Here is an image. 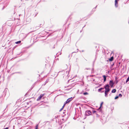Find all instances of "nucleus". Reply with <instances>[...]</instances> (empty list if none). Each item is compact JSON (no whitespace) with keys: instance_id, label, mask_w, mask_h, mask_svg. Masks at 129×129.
Listing matches in <instances>:
<instances>
[{"instance_id":"obj_5","label":"nucleus","mask_w":129,"mask_h":129,"mask_svg":"<svg viewBox=\"0 0 129 129\" xmlns=\"http://www.w3.org/2000/svg\"><path fill=\"white\" fill-rule=\"evenodd\" d=\"M44 94H41L38 97L37 100L38 101H39L44 96Z\"/></svg>"},{"instance_id":"obj_16","label":"nucleus","mask_w":129,"mask_h":129,"mask_svg":"<svg viewBox=\"0 0 129 129\" xmlns=\"http://www.w3.org/2000/svg\"><path fill=\"white\" fill-rule=\"evenodd\" d=\"M117 78L116 77H115V80H116V83H117V82H118V81L117 80Z\"/></svg>"},{"instance_id":"obj_13","label":"nucleus","mask_w":129,"mask_h":129,"mask_svg":"<svg viewBox=\"0 0 129 129\" xmlns=\"http://www.w3.org/2000/svg\"><path fill=\"white\" fill-rule=\"evenodd\" d=\"M83 94L84 95H86L88 94V93L87 92H85L83 93Z\"/></svg>"},{"instance_id":"obj_3","label":"nucleus","mask_w":129,"mask_h":129,"mask_svg":"<svg viewBox=\"0 0 129 129\" xmlns=\"http://www.w3.org/2000/svg\"><path fill=\"white\" fill-rule=\"evenodd\" d=\"M73 99V98L72 97H71L68 99L67 101L65 102L64 103V105H65L66 104L70 102V101L72 100Z\"/></svg>"},{"instance_id":"obj_20","label":"nucleus","mask_w":129,"mask_h":129,"mask_svg":"<svg viewBox=\"0 0 129 129\" xmlns=\"http://www.w3.org/2000/svg\"><path fill=\"white\" fill-rule=\"evenodd\" d=\"M118 98V96H116L115 98V99H117V98Z\"/></svg>"},{"instance_id":"obj_4","label":"nucleus","mask_w":129,"mask_h":129,"mask_svg":"<svg viewBox=\"0 0 129 129\" xmlns=\"http://www.w3.org/2000/svg\"><path fill=\"white\" fill-rule=\"evenodd\" d=\"M119 0H115V6L116 8H117L118 6V2Z\"/></svg>"},{"instance_id":"obj_26","label":"nucleus","mask_w":129,"mask_h":129,"mask_svg":"<svg viewBox=\"0 0 129 129\" xmlns=\"http://www.w3.org/2000/svg\"><path fill=\"white\" fill-rule=\"evenodd\" d=\"M8 127H7L4 128V129H8Z\"/></svg>"},{"instance_id":"obj_8","label":"nucleus","mask_w":129,"mask_h":129,"mask_svg":"<svg viewBox=\"0 0 129 129\" xmlns=\"http://www.w3.org/2000/svg\"><path fill=\"white\" fill-rule=\"evenodd\" d=\"M103 77H104V82L106 80L107 76L105 75H104L103 76Z\"/></svg>"},{"instance_id":"obj_1","label":"nucleus","mask_w":129,"mask_h":129,"mask_svg":"<svg viewBox=\"0 0 129 129\" xmlns=\"http://www.w3.org/2000/svg\"><path fill=\"white\" fill-rule=\"evenodd\" d=\"M110 86L109 84H107L104 86V88H105V90L109 91L110 89L109 88Z\"/></svg>"},{"instance_id":"obj_25","label":"nucleus","mask_w":129,"mask_h":129,"mask_svg":"<svg viewBox=\"0 0 129 129\" xmlns=\"http://www.w3.org/2000/svg\"><path fill=\"white\" fill-rule=\"evenodd\" d=\"M92 72H93V69H92Z\"/></svg>"},{"instance_id":"obj_15","label":"nucleus","mask_w":129,"mask_h":129,"mask_svg":"<svg viewBox=\"0 0 129 129\" xmlns=\"http://www.w3.org/2000/svg\"><path fill=\"white\" fill-rule=\"evenodd\" d=\"M129 81V76L126 80V82H127Z\"/></svg>"},{"instance_id":"obj_12","label":"nucleus","mask_w":129,"mask_h":129,"mask_svg":"<svg viewBox=\"0 0 129 129\" xmlns=\"http://www.w3.org/2000/svg\"><path fill=\"white\" fill-rule=\"evenodd\" d=\"M21 42L20 41H19L15 42V43L16 44H19V43H20Z\"/></svg>"},{"instance_id":"obj_9","label":"nucleus","mask_w":129,"mask_h":129,"mask_svg":"<svg viewBox=\"0 0 129 129\" xmlns=\"http://www.w3.org/2000/svg\"><path fill=\"white\" fill-rule=\"evenodd\" d=\"M113 56L111 57L109 59V60L110 61H113Z\"/></svg>"},{"instance_id":"obj_6","label":"nucleus","mask_w":129,"mask_h":129,"mask_svg":"<svg viewBox=\"0 0 129 129\" xmlns=\"http://www.w3.org/2000/svg\"><path fill=\"white\" fill-rule=\"evenodd\" d=\"M114 83L113 81L112 80H110V81L109 84L111 87H112L114 85Z\"/></svg>"},{"instance_id":"obj_22","label":"nucleus","mask_w":129,"mask_h":129,"mask_svg":"<svg viewBox=\"0 0 129 129\" xmlns=\"http://www.w3.org/2000/svg\"><path fill=\"white\" fill-rule=\"evenodd\" d=\"M93 113H95L96 112V111L95 110H93Z\"/></svg>"},{"instance_id":"obj_14","label":"nucleus","mask_w":129,"mask_h":129,"mask_svg":"<svg viewBox=\"0 0 129 129\" xmlns=\"http://www.w3.org/2000/svg\"><path fill=\"white\" fill-rule=\"evenodd\" d=\"M64 105L63 106H62V107L60 110H59L60 111H61L63 109V108L64 107Z\"/></svg>"},{"instance_id":"obj_19","label":"nucleus","mask_w":129,"mask_h":129,"mask_svg":"<svg viewBox=\"0 0 129 129\" xmlns=\"http://www.w3.org/2000/svg\"><path fill=\"white\" fill-rule=\"evenodd\" d=\"M103 102H102L101 103V106H100V107L99 108L101 107L102 105L103 104Z\"/></svg>"},{"instance_id":"obj_23","label":"nucleus","mask_w":129,"mask_h":129,"mask_svg":"<svg viewBox=\"0 0 129 129\" xmlns=\"http://www.w3.org/2000/svg\"><path fill=\"white\" fill-rule=\"evenodd\" d=\"M38 128V125H37L35 129H37Z\"/></svg>"},{"instance_id":"obj_24","label":"nucleus","mask_w":129,"mask_h":129,"mask_svg":"<svg viewBox=\"0 0 129 129\" xmlns=\"http://www.w3.org/2000/svg\"><path fill=\"white\" fill-rule=\"evenodd\" d=\"M38 128V125H37L35 129H37Z\"/></svg>"},{"instance_id":"obj_18","label":"nucleus","mask_w":129,"mask_h":129,"mask_svg":"<svg viewBox=\"0 0 129 129\" xmlns=\"http://www.w3.org/2000/svg\"><path fill=\"white\" fill-rule=\"evenodd\" d=\"M119 96L121 97L122 96V95L121 94H119Z\"/></svg>"},{"instance_id":"obj_28","label":"nucleus","mask_w":129,"mask_h":129,"mask_svg":"<svg viewBox=\"0 0 129 129\" xmlns=\"http://www.w3.org/2000/svg\"><path fill=\"white\" fill-rule=\"evenodd\" d=\"M87 70H88V69H86Z\"/></svg>"},{"instance_id":"obj_27","label":"nucleus","mask_w":129,"mask_h":129,"mask_svg":"<svg viewBox=\"0 0 129 129\" xmlns=\"http://www.w3.org/2000/svg\"><path fill=\"white\" fill-rule=\"evenodd\" d=\"M15 48V47H14L13 50H14Z\"/></svg>"},{"instance_id":"obj_10","label":"nucleus","mask_w":129,"mask_h":129,"mask_svg":"<svg viewBox=\"0 0 129 129\" xmlns=\"http://www.w3.org/2000/svg\"><path fill=\"white\" fill-rule=\"evenodd\" d=\"M116 90L115 89H113L112 91V93H114L116 92Z\"/></svg>"},{"instance_id":"obj_29","label":"nucleus","mask_w":129,"mask_h":129,"mask_svg":"<svg viewBox=\"0 0 129 129\" xmlns=\"http://www.w3.org/2000/svg\"><path fill=\"white\" fill-rule=\"evenodd\" d=\"M104 92V91H102L101 92Z\"/></svg>"},{"instance_id":"obj_21","label":"nucleus","mask_w":129,"mask_h":129,"mask_svg":"<svg viewBox=\"0 0 129 129\" xmlns=\"http://www.w3.org/2000/svg\"><path fill=\"white\" fill-rule=\"evenodd\" d=\"M104 88H100L101 89V90L103 89H104Z\"/></svg>"},{"instance_id":"obj_7","label":"nucleus","mask_w":129,"mask_h":129,"mask_svg":"<svg viewBox=\"0 0 129 129\" xmlns=\"http://www.w3.org/2000/svg\"><path fill=\"white\" fill-rule=\"evenodd\" d=\"M109 91H107L106 90H105V96L106 97H108V93Z\"/></svg>"},{"instance_id":"obj_2","label":"nucleus","mask_w":129,"mask_h":129,"mask_svg":"<svg viewBox=\"0 0 129 129\" xmlns=\"http://www.w3.org/2000/svg\"><path fill=\"white\" fill-rule=\"evenodd\" d=\"M91 113L89 110H87L85 112V115L86 116H88L91 115Z\"/></svg>"},{"instance_id":"obj_11","label":"nucleus","mask_w":129,"mask_h":129,"mask_svg":"<svg viewBox=\"0 0 129 129\" xmlns=\"http://www.w3.org/2000/svg\"><path fill=\"white\" fill-rule=\"evenodd\" d=\"M49 81V80L48 79H47V80L45 82V83L44 84H43V85H45L46 84V83H47V82H48Z\"/></svg>"},{"instance_id":"obj_17","label":"nucleus","mask_w":129,"mask_h":129,"mask_svg":"<svg viewBox=\"0 0 129 129\" xmlns=\"http://www.w3.org/2000/svg\"><path fill=\"white\" fill-rule=\"evenodd\" d=\"M101 90H102L100 88L98 89V91L99 92H101Z\"/></svg>"}]
</instances>
